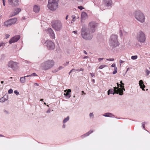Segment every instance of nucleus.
Returning a JSON list of instances; mask_svg holds the SVG:
<instances>
[{
    "mask_svg": "<svg viewBox=\"0 0 150 150\" xmlns=\"http://www.w3.org/2000/svg\"><path fill=\"white\" fill-rule=\"evenodd\" d=\"M98 24L93 21L90 22L88 25V28L83 26L81 30L82 37L86 40H91L93 38V35L90 33H94L98 26Z\"/></svg>",
    "mask_w": 150,
    "mask_h": 150,
    "instance_id": "obj_1",
    "label": "nucleus"
},
{
    "mask_svg": "<svg viewBox=\"0 0 150 150\" xmlns=\"http://www.w3.org/2000/svg\"><path fill=\"white\" fill-rule=\"evenodd\" d=\"M59 0H48L47 7L52 11L56 10L58 6Z\"/></svg>",
    "mask_w": 150,
    "mask_h": 150,
    "instance_id": "obj_2",
    "label": "nucleus"
},
{
    "mask_svg": "<svg viewBox=\"0 0 150 150\" xmlns=\"http://www.w3.org/2000/svg\"><path fill=\"white\" fill-rule=\"evenodd\" d=\"M54 64V62L53 60H48L42 63L41 66L43 70H46L52 68Z\"/></svg>",
    "mask_w": 150,
    "mask_h": 150,
    "instance_id": "obj_3",
    "label": "nucleus"
},
{
    "mask_svg": "<svg viewBox=\"0 0 150 150\" xmlns=\"http://www.w3.org/2000/svg\"><path fill=\"white\" fill-rule=\"evenodd\" d=\"M134 16L135 18L141 23H143L145 21V17L143 13L140 11H136L134 13Z\"/></svg>",
    "mask_w": 150,
    "mask_h": 150,
    "instance_id": "obj_4",
    "label": "nucleus"
},
{
    "mask_svg": "<svg viewBox=\"0 0 150 150\" xmlns=\"http://www.w3.org/2000/svg\"><path fill=\"white\" fill-rule=\"evenodd\" d=\"M117 35H112L109 40V44L110 46L115 47L118 46L117 41Z\"/></svg>",
    "mask_w": 150,
    "mask_h": 150,
    "instance_id": "obj_5",
    "label": "nucleus"
},
{
    "mask_svg": "<svg viewBox=\"0 0 150 150\" xmlns=\"http://www.w3.org/2000/svg\"><path fill=\"white\" fill-rule=\"evenodd\" d=\"M136 38L139 42L143 43L145 41L146 36L143 32L140 31L137 33Z\"/></svg>",
    "mask_w": 150,
    "mask_h": 150,
    "instance_id": "obj_6",
    "label": "nucleus"
},
{
    "mask_svg": "<svg viewBox=\"0 0 150 150\" xmlns=\"http://www.w3.org/2000/svg\"><path fill=\"white\" fill-rule=\"evenodd\" d=\"M52 27L56 30L59 31L62 28V23L60 21H55L52 25Z\"/></svg>",
    "mask_w": 150,
    "mask_h": 150,
    "instance_id": "obj_7",
    "label": "nucleus"
},
{
    "mask_svg": "<svg viewBox=\"0 0 150 150\" xmlns=\"http://www.w3.org/2000/svg\"><path fill=\"white\" fill-rule=\"evenodd\" d=\"M7 66L8 67L11 68L13 71L16 70L18 67V63L12 61L8 62Z\"/></svg>",
    "mask_w": 150,
    "mask_h": 150,
    "instance_id": "obj_8",
    "label": "nucleus"
},
{
    "mask_svg": "<svg viewBox=\"0 0 150 150\" xmlns=\"http://www.w3.org/2000/svg\"><path fill=\"white\" fill-rule=\"evenodd\" d=\"M17 21L16 18H14L8 20L4 23V26L7 27L10 26L11 25L14 24Z\"/></svg>",
    "mask_w": 150,
    "mask_h": 150,
    "instance_id": "obj_9",
    "label": "nucleus"
},
{
    "mask_svg": "<svg viewBox=\"0 0 150 150\" xmlns=\"http://www.w3.org/2000/svg\"><path fill=\"white\" fill-rule=\"evenodd\" d=\"M45 43L47 44V48L49 49L52 50L55 48L54 43L51 41H46Z\"/></svg>",
    "mask_w": 150,
    "mask_h": 150,
    "instance_id": "obj_10",
    "label": "nucleus"
},
{
    "mask_svg": "<svg viewBox=\"0 0 150 150\" xmlns=\"http://www.w3.org/2000/svg\"><path fill=\"white\" fill-rule=\"evenodd\" d=\"M9 4L12 6H17L19 5L18 0H8Z\"/></svg>",
    "mask_w": 150,
    "mask_h": 150,
    "instance_id": "obj_11",
    "label": "nucleus"
},
{
    "mask_svg": "<svg viewBox=\"0 0 150 150\" xmlns=\"http://www.w3.org/2000/svg\"><path fill=\"white\" fill-rule=\"evenodd\" d=\"M20 38V36L19 35L16 36L11 38L9 41V43L10 44L17 42Z\"/></svg>",
    "mask_w": 150,
    "mask_h": 150,
    "instance_id": "obj_12",
    "label": "nucleus"
},
{
    "mask_svg": "<svg viewBox=\"0 0 150 150\" xmlns=\"http://www.w3.org/2000/svg\"><path fill=\"white\" fill-rule=\"evenodd\" d=\"M103 3L105 6L111 7L112 2V0H103Z\"/></svg>",
    "mask_w": 150,
    "mask_h": 150,
    "instance_id": "obj_13",
    "label": "nucleus"
},
{
    "mask_svg": "<svg viewBox=\"0 0 150 150\" xmlns=\"http://www.w3.org/2000/svg\"><path fill=\"white\" fill-rule=\"evenodd\" d=\"M47 32L49 34L52 38H54L55 35L52 29L51 28H48L47 30Z\"/></svg>",
    "mask_w": 150,
    "mask_h": 150,
    "instance_id": "obj_14",
    "label": "nucleus"
},
{
    "mask_svg": "<svg viewBox=\"0 0 150 150\" xmlns=\"http://www.w3.org/2000/svg\"><path fill=\"white\" fill-rule=\"evenodd\" d=\"M64 91L65 93H64V95L65 97L69 98L71 96L70 95V93L71 92V89H66Z\"/></svg>",
    "mask_w": 150,
    "mask_h": 150,
    "instance_id": "obj_15",
    "label": "nucleus"
},
{
    "mask_svg": "<svg viewBox=\"0 0 150 150\" xmlns=\"http://www.w3.org/2000/svg\"><path fill=\"white\" fill-rule=\"evenodd\" d=\"M113 88L114 89L113 90H114V91L118 92V94L119 95L122 96L123 95L122 92H119V90H121V88H120L118 87H114Z\"/></svg>",
    "mask_w": 150,
    "mask_h": 150,
    "instance_id": "obj_16",
    "label": "nucleus"
},
{
    "mask_svg": "<svg viewBox=\"0 0 150 150\" xmlns=\"http://www.w3.org/2000/svg\"><path fill=\"white\" fill-rule=\"evenodd\" d=\"M40 7L38 5H35L33 7V11L35 13H38L40 10Z\"/></svg>",
    "mask_w": 150,
    "mask_h": 150,
    "instance_id": "obj_17",
    "label": "nucleus"
},
{
    "mask_svg": "<svg viewBox=\"0 0 150 150\" xmlns=\"http://www.w3.org/2000/svg\"><path fill=\"white\" fill-rule=\"evenodd\" d=\"M139 84L140 88L143 91H144V88L145 87V86L144 85V82L142 80H140L139 81Z\"/></svg>",
    "mask_w": 150,
    "mask_h": 150,
    "instance_id": "obj_18",
    "label": "nucleus"
},
{
    "mask_svg": "<svg viewBox=\"0 0 150 150\" xmlns=\"http://www.w3.org/2000/svg\"><path fill=\"white\" fill-rule=\"evenodd\" d=\"M103 115L105 117H109L113 118L115 117V116L114 115L110 112L105 113L104 114H103Z\"/></svg>",
    "mask_w": 150,
    "mask_h": 150,
    "instance_id": "obj_19",
    "label": "nucleus"
},
{
    "mask_svg": "<svg viewBox=\"0 0 150 150\" xmlns=\"http://www.w3.org/2000/svg\"><path fill=\"white\" fill-rule=\"evenodd\" d=\"M93 131L92 130H90L88 132L86 133V134L81 135V137L83 139L86 136H88L89 134L93 132Z\"/></svg>",
    "mask_w": 150,
    "mask_h": 150,
    "instance_id": "obj_20",
    "label": "nucleus"
},
{
    "mask_svg": "<svg viewBox=\"0 0 150 150\" xmlns=\"http://www.w3.org/2000/svg\"><path fill=\"white\" fill-rule=\"evenodd\" d=\"M118 93L117 92H114V90H113L112 89L109 90L108 91V95H109L110 94H112L113 95H114L115 93L118 94Z\"/></svg>",
    "mask_w": 150,
    "mask_h": 150,
    "instance_id": "obj_21",
    "label": "nucleus"
},
{
    "mask_svg": "<svg viewBox=\"0 0 150 150\" xmlns=\"http://www.w3.org/2000/svg\"><path fill=\"white\" fill-rule=\"evenodd\" d=\"M8 98L7 96H4L3 97L1 98L0 102L3 103L8 100Z\"/></svg>",
    "mask_w": 150,
    "mask_h": 150,
    "instance_id": "obj_22",
    "label": "nucleus"
},
{
    "mask_svg": "<svg viewBox=\"0 0 150 150\" xmlns=\"http://www.w3.org/2000/svg\"><path fill=\"white\" fill-rule=\"evenodd\" d=\"M28 76H25L23 77H21L20 79V81L21 83H24L25 82V77H28Z\"/></svg>",
    "mask_w": 150,
    "mask_h": 150,
    "instance_id": "obj_23",
    "label": "nucleus"
},
{
    "mask_svg": "<svg viewBox=\"0 0 150 150\" xmlns=\"http://www.w3.org/2000/svg\"><path fill=\"white\" fill-rule=\"evenodd\" d=\"M21 11V9L20 8H17L14 9V12L17 13L18 14L20 11Z\"/></svg>",
    "mask_w": 150,
    "mask_h": 150,
    "instance_id": "obj_24",
    "label": "nucleus"
},
{
    "mask_svg": "<svg viewBox=\"0 0 150 150\" xmlns=\"http://www.w3.org/2000/svg\"><path fill=\"white\" fill-rule=\"evenodd\" d=\"M69 119V116H68L66 118H64L63 121V122L64 123H66L67 122Z\"/></svg>",
    "mask_w": 150,
    "mask_h": 150,
    "instance_id": "obj_25",
    "label": "nucleus"
},
{
    "mask_svg": "<svg viewBox=\"0 0 150 150\" xmlns=\"http://www.w3.org/2000/svg\"><path fill=\"white\" fill-rule=\"evenodd\" d=\"M87 16L86 13L85 12H83L81 13L82 17L85 18Z\"/></svg>",
    "mask_w": 150,
    "mask_h": 150,
    "instance_id": "obj_26",
    "label": "nucleus"
},
{
    "mask_svg": "<svg viewBox=\"0 0 150 150\" xmlns=\"http://www.w3.org/2000/svg\"><path fill=\"white\" fill-rule=\"evenodd\" d=\"M121 90H119V92H123V91H125V89L124 88V86H121Z\"/></svg>",
    "mask_w": 150,
    "mask_h": 150,
    "instance_id": "obj_27",
    "label": "nucleus"
},
{
    "mask_svg": "<svg viewBox=\"0 0 150 150\" xmlns=\"http://www.w3.org/2000/svg\"><path fill=\"white\" fill-rule=\"evenodd\" d=\"M117 68L116 67H115L114 70V71L113 72V74H116L117 72Z\"/></svg>",
    "mask_w": 150,
    "mask_h": 150,
    "instance_id": "obj_28",
    "label": "nucleus"
},
{
    "mask_svg": "<svg viewBox=\"0 0 150 150\" xmlns=\"http://www.w3.org/2000/svg\"><path fill=\"white\" fill-rule=\"evenodd\" d=\"M38 76V75L36 74L35 73H33L31 74V75H28L26 76Z\"/></svg>",
    "mask_w": 150,
    "mask_h": 150,
    "instance_id": "obj_29",
    "label": "nucleus"
},
{
    "mask_svg": "<svg viewBox=\"0 0 150 150\" xmlns=\"http://www.w3.org/2000/svg\"><path fill=\"white\" fill-rule=\"evenodd\" d=\"M137 58V55L132 56L131 57V59H132L135 60Z\"/></svg>",
    "mask_w": 150,
    "mask_h": 150,
    "instance_id": "obj_30",
    "label": "nucleus"
},
{
    "mask_svg": "<svg viewBox=\"0 0 150 150\" xmlns=\"http://www.w3.org/2000/svg\"><path fill=\"white\" fill-rule=\"evenodd\" d=\"M17 14V13H15L14 12L10 15V17H11L14 16Z\"/></svg>",
    "mask_w": 150,
    "mask_h": 150,
    "instance_id": "obj_31",
    "label": "nucleus"
},
{
    "mask_svg": "<svg viewBox=\"0 0 150 150\" xmlns=\"http://www.w3.org/2000/svg\"><path fill=\"white\" fill-rule=\"evenodd\" d=\"M78 8L80 10H82L83 9H84V8H83L82 6H78Z\"/></svg>",
    "mask_w": 150,
    "mask_h": 150,
    "instance_id": "obj_32",
    "label": "nucleus"
},
{
    "mask_svg": "<svg viewBox=\"0 0 150 150\" xmlns=\"http://www.w3.org/2000/svg\"><path fill=\"white\" fill-rule=\"evenodd\" d=\"M106 66L105 65H100L99 67V69H102L104 67H105Z\"/></svg>",
    "mask_w": 150,
    "mask_h": 150,
    "instance_id": "obj_33",
    "label": "nucleus"
},
{
    "mask_svg": "<svg viewBox=\"0 0 150 150\" xmlns=\"http://www.w3.org/2000/svg\"><path fill=\"white\" fill-rule=\"evenodd\" d=\"M13 92V90L12 89H10L8 91V93L9 94L12 93Z\"/></svg>",
    "mask_w": 150,
    "mask_h": 150,
    "instance_id": "obj_34",
    "label": "nucleus"
},
{
    "mask_svg": "<svg viewBox=\"0 0 150 150\" xmlns=\"http://www.w3.org/2000/svg\"><path fill=\"white\" fill-rule=\"evenodd\" d=\"M106 60L108 61H113L114 60V59L113 58H111L110 59H107Z\"/></svg>",
    "mask_w": 150,
    "mask_h": 150,
    "instance_id": "obj_35",
    "label": "nucleus"
},
{
    "mask_svg": "<svg viewBox=\"0 0 150 150\" xmlns=\"http://www.w3.org/2000/svg\"><path fill=\"white\" fill-rule=\"evenodd\" d=\"M145 122H142V126L143 127V128L144 129V130H145Z\"/></svg>",
    "mask_w": 150,
    "mask_h": 150,
    "instance_id": "obj_36",
    "label": "nucleus"
},
{
    "mask_svg": "<svg viewBox=\"0 0 150 150\" xmlns=\"http://www.w3.org/2000/svg\"><path fill=\"white\" fill-rule=\"evenodd\" d=\"M14 93L16 94L17 95H19V92L17 90H15L14 91Z\"/></svg>",
    "mask_w": 150,
    "mask_h": 150,
    "instance_id": "obj_37",
    "label": "nucleus"
},
{
    "mask_svg": "<svg viewBox=\"0 0 150 150\" xmlns=\"http://www.w3.org/2000/svg\"><path fill=\"white\" fill-rule=\"evenodd\" d=\"M89 116L90 117H93L94 115L93 113H91L89 114Z\"/></svg>",
    "mask_w": 150,
    "mask_h": 150,
    "instance_id": "obj_38",
    "label": "nucleus"
},
{
    "mask_svg": "<svg viewBox=\"0 0 150 150\" xmlns=\"http://www.w3.org/2000/svg\"><path fill=\"white\" fill-rule=\"evenodd\" d=\"M72 21H73V22L74 21V19L76 18V16L74 15H73L72 16Z\"/></svg>",
    "mask_w": 150,
    "mask_h": 150,
    "instance_id": "obj_39",
    "label": "nucleus"
},
{
    "mask_svg": "<svg viewBox=\"0 0 150 150\" xmlns=\"http://www.w3.org/2000/svg\"><path fill=\"white\" fill-rule=\"evenodd\" d=\"M146 72L147 75H148L150 73V71L147 69L146 70Z\"/></svg>",
    "mask_w": 150,
    "mask_h": 150,
    "instance_id": "obj_40",
    "label": "nucleus"
},
{
    "mask_svg": "<svg viewBox=\"0 0 150 150\" xmlns=\"http://www.w3.org/2000/svg\"><path fill=\"white\" fill-rule=\"evenodd\" d=\"M5 36L6 37V38H5L6 39H7L9 37L10 35L8 34H6L5 35Z\"/></svg>",
    "mask_w": 150,
    "mask_h": 150,
    "instance_id": "obj_41",
    "label": "nucleus"
},
{
    "mask_svg": "<svg viewBox=\"0 0 150 150\" xmlns=\"http://www.w3.org/2000/svg\"><path fill=\"white\" fill-rule=\"evenodd\" d=\"M3 112H5V113H6V114H8V112L6 110H3Z\"/></svg>",
    "mask_w": 150,
    "mask_h": 150,
    "instance_id": "obj_42",
    "label": "nucleus"
},
{
    "mask_svg": "<svg viewBox=\"0 0 150 150\" xmlns=\"http://www.w3.org/2000/svg\"><path fill=\"white\" fill-rule=\"evenodd\" d=\"M119 33L120 34V36H122V31L121 30H120L119 31Z\"/></svg>",
    "mask_w": 150,
    "mask_h": 150,
    "instance_id": "obj_43",
    "label": "nucleus"
},
{
    "mask_svg": "<svg viewBox=\"0 0 150 150\" xmlns=\"http://www.w3.org/2000/svg\"><path fill=\"white\" fill-rule=\"evenodd\" d=\"M117 87H119V86L120 87H121V86H122L120 85V84H119L118 83H117Z\"/></svg>",
    "mask_w": 150,
    "mask_h": 150,
    "instance_id": "obj_44",
    "label": "nucleus"
},
{
    "mask_svg": "<svg viewBox=\"0 0 150 150\" xmlns=\"http://www.w3.org/2000/svg\"><path fill=\"white\" fill-rule=\"evenodd\" d=\"M90 74L91 75V76L92 77H93V76H94L95 75V74L94 73H90Z\"/></svg>",
    "mask_w": 150,
    "mask_h": 150,
    "instance_id": "obj_45",
    "label": "nucleus"
},
{
    "mask_svg": "<svg viewBox=\"0 0 150 150\" xmlns=\"http://www.w3.org/2000/svg\"><path fill=\"white\" fill-rule=\"evenodd\" d=\"M104 59V58H99L98 59V60L99 61V62H100L101 60H102L103 59Z\"/></svg>",
    "mask_w": 150,
    "mask_h": 150,
    "instance_id": "obj_46",
    "label": "nucleus"
},
{
    "mask_svg": "<svg viewBox=\"0 0 150 150\" xmlns=\"http://www.w3.org/2000/svg\"><path fill=\"white\" fill-rule=\"evenodd\" d=\"M115 64H112V65H111V67H115Z\"/></svg>",
    "mask_w": 150,
    "mask_h": 150,
    "instance_id": "obj_47",
    "label": "nucleus"
},
{
    "mask_svg": "<svg viewBox=\"0 0 150 150\" xmlns=\"http://www.w3.org/2000/svg\"><path fill=\"white\" fill-rule=\"evenodd\" d=\"M3 5L4 6L5 5V1L4 0H3Z\"/></svg>",
    "mask_w": 150,
    "mask_h": 150,
    "instance_id": "obj_48",
    "label": "nucleus"
},
{
    "mask_svg": "<svg viewBox=\"0 0 150 150\" xmlns=\"http://www.w3.org/2000/svg\"><path fill=\"white\" fill-rule=\"evenodd\" d=\"M4 43H0V47L3 45V44L5 45Z\"/></svg>",
    "mask_w": 150,
    "mask_h": 150,
    "instance_id": "obj_49",
    "label": "nucleus"
},
{
    "mask_svg": "<svg viewBox=\"0 0 150 150\" xmlns=\"http://www.w3.org/2000/svg\"><path fill=\"white\" fill-rule=\"evenodd\" d=\"M5 56V55L4 54H3L1 55V58H3V59H4V58Z\"/></svg>",
    "mask_w": 150,
    "mask_h": 150,
    "instance_id": "obj_50",
    "label": "nucleus"
},
{
    "mask_svg": "<svg viewBox=\"0 0 150 150\" xmlns=\"http://www.w3.org/2000/svg\"><path fill=\"white\" fill-rule=\"evenodd\" d=\"M124 62V61H123L122 60H120V64L122 63H123Z\"/></svg>",
    "mask_w": 150,
    "mask_h": 150,
    "instance_id": "obj_51",
    "label": "nucleus"
},
{
    "mask_svg": "<svg viewBox=\"0 0 150 150\" xmlns=\"http://www.w3.org/2000/svg\"><path fill=\"white\" fill-rule=\"evenodd\" d=\"M34 85L35 86H39V84L37 83H34Z\"/></svg>",
    "mask_w": 150,
    "mask_h": 150,
    "instance_id": "obj_52",
    "label": "nucleus"
},
{
    "mask_svg": "<svg viewBox=\"0 0 150 150\" xmlns=\"http://www.w3.org/2000/svg\"><path fill=\"white\" fill-rule=\"evenodd\" d=\"M50 109H49L47 110L46 112L47 113H50Z\"/></svg>",
    "mask_w": 150,
    "mask_h": 150,
    "instance_id": "obj_53",
    "label": "nucleus"
},
{
    "mask_svg": "<svg viewBox=\"0 0 150 150\" xmlns=\"http://www.w3.org/2000/svg\"><path fill=\"white\" fill-rule=\"evenodd\" d=\"M89 58V57L87 56H86L85 57H84L83 58L84 59H87V58Z\"/></svg>",
    "mask_w": 150,
    "mask_h": 150,
    "instance_id": "obj_54",
    "label": "nucleus"
},
{
    "mask_svg": "<svg viewBox=\"0 0 150 150\" xmlns=\"http://www.w3.org/2000/svg\"><path fill=\"white\" fill-rule=\"evenodd\" d=\"M62 67H60L58 68V70H60L61 69H62Z\"/></svg>",
    "mask_w": 150,
    "mask_h": 150,
    "instance_id": "obj_55",
    "label": "nucleus"
},
{
    "mask_svg": "<svg viewBox=\"0 0 150 150\" xmlns=\"http://www.w3.org/2000/svg\"><path fill=\"white\" fill-rule=\"evenodd\" d=\"M83 52H84V53L85 54H87V53L86 52V51H85V50H84V51H83Z\"/></svg>",
    "mask_w": 150,
    "mask_h": 150,
    "instance_id": "obj_56",
    "label": "nucleus"
},
{
    "mask_svg": "<svg viewBox=\"0 0 150 150\" xmlns=\"http://www.w3.org/2000/svg\"><path fill=\"white\" fill-rule=\"evenodd\" d=\"M62 127L63 128H65V124H63L62 126Z\"/></svg>",
    "mask_w": 150,
    "mask_h": 150,
    "instance_id": "obj_57",
    "label": "nucleus"
},
{
    "mask_svg": "<svg viewBox=\"0 0 150 150\" xmlns=\"http://www.w3.org/2000/svg\"><path fill=\"white\" fill-rule=\"evenodd\" d=\"M74 70H75V69H72V70H71L70 71H71V72H73V71Z\"/></svg>",
    "mask_w": 150,
    "mask_h": 150,
    "instance_id": "obj_58",
    "label": "nucleus"
},
{
    "mask_svg": "<svg viewBox=\"0 0 150 150\" xmlns=\"http://www.w3.org/2000/svg\"><path fill=\"white\" fill-rule=\"evenodd\" d=\"M77 32V31H73V32L75 34V33L77 34L76 33Z\"/></svg>",
    "mask_w": 150,
    "mask_h": 150,
    "instance_id": "obj_59",
    "label": "nucleus"
},
{
    "mask_svg": "<svg viewBox=\"0 0 150 150\" xmlns=\"http://www.w3.org/2000/svg\"><path fill=\"white\" fill-rule=\"evenodd\" d=\"M79 2H82L83 1V0H77Z\"/></svg>",
    "mask_w": 150,
    "mask_h": 150,
    "instance_id": "obj_60",
    "label": "nucleus"
},
{
    "mask_svg": "<svg viewBox=\"0 0 150 150\" xmlns=\"http://www.w3.org/2000/svg\"><path fill=\"white\" fill-rule=\"evenodd\" d=\"M83 69L82 68H81L80 69V70H79V71H83Z\"/></svg>",
    "mask_w": 150,
    "mask_h": 150,
    "instance_id": "obj_61",
    "label": "nucleus"
},
{
    "mask_svg": "<svg viewBox=\"0 0 150 150\" xmlns=\"http://www.w3.org/2000/svg\"><path fill=\"white\" fill-rule=\"evenodd\" d=\"M0 137H4V136L2 134H0Z\"/></svg>",
    "mask_w": 150,
    "mask_h": 150,
    "instance_id": "obj_62",
    "label": "nucleus"
},
{
    "mask_svg": "<svg viewBox=\"0 0 150 150\" xmlns=\"http://www.w3.org/2000/svg\"><path fill=\"white\" fill-rule=\"evenodd\" d=\"M68 16V15H67V16H66V18H65V19L66 20H67V19Z\"/></svg>",
    "mask_w": 150,
    "mask_h": 150,
    "instance_id": "obj_63",
    "label": "nucleus"
},
{
    "mask_svg": "<svg viewBox=\"0 0 150 150\" xmlns=\"http://www.w3.org/2000/svg\"><path fill=\"white\" fill-rule=\"evenodd\" d=\"M92 81L94 83L95 82V80L94 79H93Z\"/></svg>",
    "mask_w": 150,
    "mask_h": 150,
    "instance_id": "obj_64",
    "label": "nucleus"
}]
</instances>
